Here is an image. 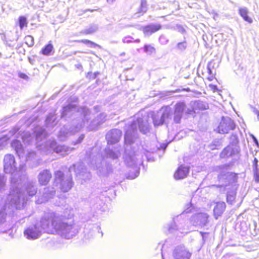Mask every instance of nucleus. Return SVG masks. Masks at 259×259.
<instances>
[{
    "mask_svg": "<svg viewBox=\"0 0 259 259\" xmlns=\"http://www.w3.org/2000/svg\"><path fill=\"white\" fill-rule=\"evenodd\" d=\"M149 117L147 115L138 117L136 120H134L130 124L127 125L125 128L124 135V143L126 146L125 152L127 151L128 145H131L138 138L137 127L139 131L143 134H146L150 131V124L148 121Z\"/></svg>",
    "mask_w": 259,
    "mask_h": 259,
    "instance_id": "1",
    "label": "nucleus"
},
{
    "mask_svg": "<svg viewBox=\"0 0 259 259\" xmlns=\"http://www.w3.org/2000/svg\"><path fill=\"white\" fill-rule=\"evenodd\" d=\"M13 190L10 193L7 202L3 209L0 210V225L3 224L6 220V218L14 212L15 209H20L24 207L25 198L20 199L19 191L14 183L15 179L12 180Z\"/></svg>",
    "mask_w": 259,
    "mask_h": 259,
    "instance_id": "2",
    "label": "nucleus"
},
{
    "mask_svg": "<svg viewBox=\"0 0 259 259\" xmlns=\"http://www.w3.org/2000/svg\"><path fill=\"white\" fill-rule=\"evenodd\" d=\"M75 117V119L72 121H75L76 123H80L78 119L80 118H82L85 121V125L88 124L91 118V111L85 107L77 108L74 104H69L67 106L64 107L61 113V118L65 119Z\"/></svg>",
    "mask_w": 259,
    "mask_h": 259,
    "instance_id": "3",
    "label": "nucleus"
},
{
    "mask_svg": "<svg viewBox=\"0 0 259 259\" xmlns=\"http://www.w3.org/2000/svg\"><path fill=\"white\" fill-rule=\"evenodd\" d=\"M13 179H15L14 183L16 184L17 186V189L19 191L18 193L20 194V199H22L23 197L25 198V205L26 201L28 200L27 195L29 197H32L35 195L37 192V187L35 183L33 182H26L27 178L26 176H23L18 179L16 178L14 175L11 180L10 193L13 190V187L12 186L13 183L12 180ZM16 189V188H15V190Z\"/></svg>",
    "mask_w": 259,
    "mask_h": 259,
    "instance_id": "4",
    "label": "nucleus"
},
{
    "mask_svg": "<svg viewBox=\"0 0 259 259\" xmlns=\"http://www.w3.org/2000/svg\"><path fill=\"white\" fill-rule=\"evenodd\" d=\"M37 147L39 150L46 154L54 152L60 153L62 156L68 154L72 150V148L65 145H57L55 140H51L47 141L44 144H38Z\"/></svg>",
    "mask_w": 259,
    "mask_h": 259,
    "instance_id": "5",
    "label": "nucleus"
},
{
    "mask_svg": "<svg viewBox=\"0 0 259 259\" xmlns=\"http://www.w3.org/2000/svg\"><path fill=\"white\" fill-rule=\"evenodd\" d=\"M70 172L68 171L66 175L61 170L55 172V183L59 184V188L64 192L69 191L73 186L74 183Z\"/></svg>",
    "mask_w": 259,
    "mask_h": 259,
    "instance_id": "6",
    "label": "nucleus"
},
{
    "mask_svg": "<svg viewBox=\"0 0 259 259\" xmlns=\"http://www.w3.org/2000/svg\"><path fill=\"white\" fill-rule=\"evenodd\" d=\"M66 224L62 216L51 212L45 214L41 218L40 227H68Z\"/></svg>",
    "mask_w": 259,
    "mask_h": 259,
    "instance_id": "7",
    "label": "nucleus"
},
{
    "mask_svg": "<svg viewBox=\"0 0 259 259\" xmlns=\"http://www.w3.org/2000/svg\"><path fill=\"white\" fill-rule=\"evenodd\" d=\"M78 121L80 123L77 124L75 121H72L71 125H64L61 128L58 135L61 141H64L68 136L79 132L85 126V121L82 118H80Z\"/></svg>",
    "mask_w": 259,
    "mask_h": 259,
    "instance_id": "8",
    "label": "nucleus"
},
{
    "mask_svg": "<svg viewBox=\"0 0 259 259\" xmlns=\"http://www.w3.org/2000/svg\"><path fill=\"white\" fill-rule=\"evenodd\" d=\"M172 110L169 106L162 107L156 113L152 115L154 125L158 126L166 123L171 118Z\"/></svg>",
    "mask_w": 259,
    "mask_h": 259,
    "instance_id": "9",
    "label": "nucleus"
},
{
    "mask_svg": "<svg viewBox=\"0 0 259 259\" xmlns=\"http://www.w3.org/2000/svg\"><path fill=\"white\" fill-rule=\"evenodd\" d=\"M233 165V162L228 163L224 164L215 167V170L220 172L218 175V180L222 184L220 185L221 187H224L230 183L231 178L234 177L233 173L227 172V170L230 169Z\"/></svg>",
    "mask_w": 259,
    "mask_h": 259,
    "instance_id": "10",
    "label": "nucleus"
},
{
    "mask_svg": "<svg viewBox=\"0 0 259 259\" xmlns=\"http://www.w3.org/2000/svg\"><path fill=\"white\" fill-rule=\"evenodd\" d=\"M49 229L48 234H57L67 239L74 236L78 232L77 228H46Z\"/></svg>",
    "mask_w": 259,
    "mask_h": 259,
    "instance_id": "11",
    "label": "nucleus"
},
{
    "mask_svg": "<svg viewBox=\"0 0 259 259\" xmlns=\"http://www.w3.org/2000/svg\"><path fill=\"white\" fill-rule=\"evenodd\" d=\"M236 125L234 121L229 116H223L217 128L219 133L227 134L230 131L234 130Z\"/></svg>",
    "mask_w": 259,
    "mask_h": 259,
    "instance_id": "12",
    "label": "nucleus"
},
{
    "mask_svg": "<svg viewBox=\"0 0 259 259\" xmlns=\"http://www.w3.org/2000/svg\"><path fill=\"white\" fill-rule=\"evenodd\" d=\"M74 171L76 177L84 181L90 180L91 178V174L87 171V168L81 163L74 164L69 168V172Z\"/></svg>",
    "mask_w": 259,
    "mask_h": 259,
    "instance_id": "13",
    "label": "nucleus"
},
{
    "mask_svg": "<svg viewBox=\"0 0 259 259\" xmlns=\"http://www.w3.org/2000/svg\"><path fill=\"white\" fill-rule=\"evenodd\" d=\"M4 169L6 173L12 174L11 179L15 175L17 178V175L14 174L16 170V162L14 156L12 154H6L4 158Z\"/></svg>",
    "mask_w": 259,
    "mask_h": 259,
    "instance_id": "14",
    "label": "nucleus"
},
{
    "mask_svg": "<svg viewBox=\"0 0 259 259\" xmlns=\"http://www.w3.org/2000/svg\"><path fill=\"white\" fill-rule=\"evenodd\" d=\"M125 163L128 166L132 167L133 171H130L127 178L128 179H134L137 178L140 174V168L137 166V161L135 157L132 155H125L124 158Z\"/></svg>",
    "mask_w": 259,
    "mask_h": 259,
    "instance_id": "15",
    "label": "nucleus"
},
{
    "mask_svg": "<svg viewBox=\"0 0 259 259\" xmlns=\"http://www.w3.org/2000/svg\"><path fill=\"white\" fill-rule=\"evenodd\" d=\"M49 229L46 228H27L24 231V235L28 239L34 240L40 237L44 233H48Z\"/></svg>",
    "mask_w": 259,
    "mask_h": 259,
    "instance_id": "16",
    "label": "nucleus"
},
{
    "mask_svg": "<svg viewBox=\"0 0 259 259\" xmlns=\"http://www.w3.org/2000/svg\"><path fill=\"white\" fill-rule=\"evenodd\" d=\"M174 259H190L192 253L183 245L177 246L172 251Z\"/></svg>",
    "mask_w": 259,
    "mask_h": 259,
    "instance_id": "17",
    "label": "nucleus"
},
{
    "mask_svg": "<svg viewBox=\"0 0 259 259\" xmlns=\"http://www.w3.org/2000/svg\"><path fill=\"white\" fill-rule=\"evenodd\" d=\"M209 215L206 213H198L191 217V222L194 226H204L209 224Z\"/></svg>",
    "mask_w": 259,
    "mask_h": 259,
    "instance_id": "18",
    "label": "nucleus"
},
{
    "mask_svg": "<svg viewBox=\"0 0 259 259\" xmlns=\"http://www.w3.org/2000/svg\"><path fill=\"white\" fill-rule=\"evenodd\" d=\"M238 148L233 145H229L225 148L220 154L221 158H228L230 157H234V159L236 160L238 158L239 153Z\"/></svg>",
    "mask_w": 259,
    "mask_h": 259,
    "instance_id": "19",
    "label": "nucleus"
},
{
    "mask_svg": "<svg viewBox=\"0 0 259 259\" xmlns=\"http://www.w3.org/2000/svg\"><path fill=\"white\" fill-rule=\"evenodd\" d=\"M186 105L183 102H179L175 105V109L172 114H174V121L176 123L181 122Z\"/></svg>",
    "mask_w": 259,
    "mask_h": 259,
    "instance_id": "20",
    "label": "nucleus"
},
{
    "mask_svg": "<svg viewBox=\"0 0 259 259\" xmlns=\"http://www.w3.org/2000/svg\"><path fill=\"white\" fill-rule=\"evenodd\" d=\"M122 132L118 129H112L109 131L106 135V139L108 144H113L118 142L121 136Z\"/></svg>",
    "mask_w": 259,
    "mask_h": 259,
    "instance_id": "21",
    "label": "nucleus"
},
{
    "mask_svg": "<svg viewBox=\"0 0 259 259\" xmlns=\"http://www.w3.org/2000/svg\"><path fill=\"white\" fill-rule=\"evenodd\" d=\"M55 194V190L54 188H46L44 190L43 194L36 200L37 204H41L44 203L50 198H51Z\"/></svg>",
    "mask_w": 259,
    "mask_h": 259,
    "instance_id": "22",
    "label": "nucleus"
},
{
    "mask_svg": "<svg viewBox=\"0 0 259 259\" xmlns=\"http://www.w3.org/2000/svg\"><path fill=\"white\" fill-rule=\"evenodd\" d=\"M52 178V174L50 170L44 169L41 171L37 177L38 182L41 185H46Z\"/></svg>",
    "mask_w": 259,
    "mask_h": 259,
    "instance_id": "23",
    "label": "nucleus"
},
{
    "mask_svg": "<svg viewBox=\"0 0 259 259\" xmlns=\"http://www.w3.org/2000/svg\"><path fill=\"white\" fill-rule=\"evenodd\" d=\"M161 27L162 26L160 24L151 23L144 26L143 28V31L145 35L150 36L161 29Z\"/></svg>",
    "mask_w": 259,
    "mask_h": 259,
    "instance_id": "24",
    "label": "nucleus"
},
{
    "mask_svg": "<svg viewBox=\"0 0 259 259\" xmlns=\"http://www.w3.org/2000/svg\"><path fill=\"white\" fill-rule=\"evenodd\" d=\"M83 232L85 234L84 236L86 238L89 239L93 236V233H95V236L97 237H102L103 233L101 230V228H95L96 230L91 229V228H83Z\"/></svg>",
    "mask_w": 259,
    "mask_h": 259,
    "instance_id": "25",
    "label": "nucleus"
},
{
    "mask_svg": "<svg viewBox=\"0 0 259 259\" xmlns=\"http://www.w3.org/2000/svg\"><path fill=\"white\" fill-rule=\"evenodd\" d=\"M189 172V167L182 165L179 167L175 173L174 177L176 180L183 179L187 177Z\"/></svg>",
    "mask_w": 259,
    "mask_h": 259,
    "instance_id": "26",
    "label": "nucleus"
},
{
    "mask_svg": "<svg viewBox=\"0 0 259 259\" xmlns=\"http://www.w3.org/2000/svg\"><path fill=\"white\" fill-rule=\"evenodd\" d=\"M105 152L108 158L112 159H116L120 156V152L118 148H110L108 147L105 149Z\"/></svg>",
    "mask_w": 259,
    "mask_h": 259,
    "instance_id": "27",
    "label": "nucleus"
},
{
    "mask_svg": "<svg viewBox=\"0 0 259 259\" xmlns=\"http://www.w3.org/2000/svg\"><path fill=\"white\" fill-rule=\"evenodd\" d=\"M226 208V204L223 202L217 203L213 208V213L215 219L221 216Z\"/></svg>",
    "mask_w": 259,
    "mask_h": 259,
    "instance_id": "28",
    "label": "nucleus"
},
{
    "mask_svg": "<svg viewBox=\"0 0 259 259\" xmlns=\"http://www.w3.org/2000/svg\"><path fill=\"white\" fill-rule=\"evenodd\" d=\"M11 146L19 157L23 156L24 150L20 141L18 140H13L11 143Z\"/></svg>",
    "mask_w": 259,
    "mask_h": 259,
    "instance_id": "29",
    "label": "nucleus"
},
{
    "mask_svg": "<svg viewBox=\"0 0 259 259\" xmlns=\"http://www.w3.org/2000/svg\"><path fill=\"white\" fill-rule=\"evenodd\" d=\"M34 133L35 140L37 143L42 141V140L45 139L48 135L46 130L41 127L36 128L34 131Z\"/></svg>",
    "mask_w": 259,
    "mask_h": 259,
    "instance_id": "30",
    "label": "nucleus"
},
{
    "mask_svg": "<svg viewBox=\"0 0 259 259\" xmlns=\"http://www.w3.org/2000/svg\"><path fill=\"white\" fill-rule=\"evenodd\" d=\"M99 26L96 24H91L89 26L81 31V33L85 34H93L98 30Z\"/></svg>",
    "mask_w": 259,
    "mask_h": 259,
    "instance_id": "31",
    "label": "nucleus"
},
{
    "mask_svg": "<svg viewBox=\"0 0 259 259\" xmlns=\"http://www.w3.org/2000/svg\"><path fill=\"white\" fill-rule=\"evenodd\" d=\"M45 123L47 127H53L56 125L57 122H56L55 115L52 114H49L46 119Z\"/></svg>",
    "mask_w": 259,
    "mask_h": 259,
    "instance_id": "32",
    "label": "nucleus"
},
{
    "mask_svg": "<svg viewBox=\"0 0 259 259\" xmlns=\"http://www.w3.org/2000/svg\"><path fill=\"white\" fill-rule=\"evenodd\" d=\"M239 14L245 21L249 23L252 22V19L248 16V10L246 8H240Z\"/></svg>",
    "mask_w": 259,
    "mask_h": 259,
    "instance_id": "33",
    "label": "nucleus"
},
{
    "mask_svg": "<svg viewBox=\"0 0 259 259\" xmlns=\"http://www.w3.org/2000/svg\"><path fill=\"white\" fill-rule=\"evenodd\" d=\"M207 108V104L201 101H198L195 102L193 110H204Z\"/></svg>",
    "mask_w": 259,
    "mask_h": 259,
    "instance_id": "34",
    "label": "nucleus"
},
{
    "mask_svg": "<svg viewBox=\"0 0 259 259\" xmlns=\"http://www.w3.org/2000/svg\"><path fill=\"white\" fill-rule=\"evenodd\" d=\"M148 10V5L147 3L146 0H141V4L140 7L138 9V11L136 14H141V15H143Z\"/></svg>",
    "mask_w": 259,
    "mask_h": 259,
    "instance_id": "35",
    "label": "nucleus"
},
{
    "mask_svg": "<svg viewBox=\"0 0 259 259\" xmlns=\"http://www.w3.org/2000/svg\"><path fill=\"white\" fill-rule=\"evenodd\" d=\"M101 124L99 121L94 119L92 120L90 124L87 126V129L89 131H96L99 128V126Z\"/></svg>",
    "mask_w": 259,
    "mask_h": 259,
    "instance_id": "36",
    "label": "nucleus"
},
{
    "mask_svg": "<svg viewBox=\"0 0 259 259\" xmlns=\"http://www.w3.org/2000/svg\"><path fill=\"white\" fill-rule=\"evenodd\" d=\"M222 146L221 141L219 140L216 139L213 141L212 143L208 145V147L210 150H213L215 149H220Z\"/></svg>",
    "mask_w": 259,
    "mask_h": 259,
    "instance_id": "37",
    "label": "nucleus"
},
{
    "mask_svg": "<svg viewBox=\"0 0 259 259\" xmlns=\"http://www.w3.org/2000/svg\"><path fill=\"white\" fill-rule=\"evenodd\" d=\"M18 23L21 29H22L24 27H26L28 24L27 18L23 16H20L18 19Z\"/></svg>",
    "mask_w": 259,
    "mask_h": 259,
    "instance_id": "38",
    "label": "nucleus"
},
{
    "mask_svg": "<svg viewBox=\"0 0 259 259\" xmlns=\"http://www.w3.org/2000/svg\"><path fill=\"white\" fill-rule=\"evenodd\" d=\"M53 49V45L51 44H49L47 45L45 47H44L42 50L41 52L42 54L45 55H49L50 54V53L52 51Z\"/></svg>",
    "mask_w": 259,
    "mask_h": 259,
    "instance_id": "39",
    "label": "nucleus"
},
{
    "mask_svg": "<svg viewBox=\"0 0 259 259\" xmlns=\"http://www.w3.org/2000/svg\"><path fill=\"white\" fill-rule=\"evenodd\" d=\"M235 193L234 192H231L227 194V201L228 203L232 204L235 199Z\"/></svg>",
    "mask_w": 259,
    "mask_h": 259,
    "instance_id": "40",
    "label": "nucleus"
},
{
    "mask_svg": "<svg viewBox=\"0 0 259 259\" xmlns=\"http://www.w3.org/2000/svg\"><path fill=\"white\" fill-rule=\"evenodd\" d=\"M25 42L26 44L29 47L34 45V38L31 35H27L25 37Z\"/></svg>",
    "mask_w": 259,
    "mask_h": 259,
    "instance_id": "41",
    "label": "nucleus"
},
{
    "mask_svg": "<svg viewBox=\"0 0 259 259\" xmlns=\"http://www.w3.org/2000/svg\"><path fill=\"white\" fill-rule=\"evenodd\" d=\"M94 119L99 121V123L101 124L106 121V114L104 113H101Z\"/></svg>",
    "mask_w": 259,
    "mask_h": 259,
    "instance_id": "42",
    "label": "nucleus"
},
{
    "mask_svg": "<svg viewBox=\"0 0 259 259\" xmlns=\"http://www.w3.org/2000/svg\"><path fill=\"white\" fill-rule=\"evenodd\" d=\"M144 52L148 55H151L155 52V49L151 45H145Z\"/></svg>",
    "mask_w": 259,
    "mask_h": 259,
    "instance_id": "43",
    "label": "nucleus"
},
{
    "mask_svg": "<svg viewBox=\"0 0 259 259\" xmlns=\"http://www.w3.org/2000/svg\"><path fill=\"white\" fill-rule=\"evenodd\" d=\"M78 41H81L85 44H87V45H89V47L91 48H95L96 47H98L100 48V46L99 45L95 44V42H94L92 41L88 40V39H82L81 40H78Z\"/></svg>",
    "mask_w": 259,
    "mask_h": 259,
    "instance_id": "44",
    "label": "nucleus"
},
{
    "mask_svg": "<svg viewBox=\"0 0 259 259\" xmlns=\"http://www.w3.org/2000/svg\"><path fill=\"white\" fill-rule=\"evenodd\" d=\"M15 228H10L8 230H5L2 231V233H6L9 235L11 238H13L14 237V234L16 231V229H14Z\"/></svg>",
    "mask_w": 259,
    "mask_h": 259,
    "instance_id": "45",
    "label": "nucleus"
},
{
    "mask_svg": "<svg viewBox=\"0 0 259 259\" xmlns=\"http://www.w3.org/2000/svg\"><path fill=\"white\" fill-rule=\"evenodd\" d=\"M218 66L219 65L217 62L214 60H211L208 63L207 68L213 69L217 68Z\"/></svg>",
    "mask_w": 259,
    "mask_h": 259,
    "instance_id": "46",
    "label": "nucleus"
},
{
    "mask_svg": "<svg viewBox=\"0 0 259 259\" xmlns=\"http://www.w3.org/2000/svg\"><path fill=\"white\" fill-rule=\"evenodd\" d=\"M174 29L178 32H180L182 34H184L186 32V30L184 28V27L180 24H177L174 27Z\"/></svg>",
    "mask_w": 259,
    "mask_h": 259,
    "instance_id": "47",
    "label": "nucleus"
},
{
    "mask_svg": "<svg viewBox=\"0 0 259 259\" xmlns=\"http://www.w3.org/2000/svg\"><path fill=\"white\" fill-rule=\"evenodd\" d=\"M159 41L160 43L162 45H165L167 44L168 41V40L164 35H161L159 38Z\"/></svg>",
    "mask_w": 259,
    "mask_h": 259,
    "instance_id": "48",
    "label": "nucleus"
},
{
    "mask_svg": "<svg viewBox=\"0 0 259 259\" xmlns=\"http://www.w3.org/2000/svg\"><path fill=\"white\" fill-rule=\"evenodd\" d=\"M187 47V43L185 41L179 42L177 44V48L180 50H184Z\"/></svg>",
    "mask_w": 259,
    "mask_h": 259,
    "instance_id": "49",
    "label": "nucleus"
},
{
    "mask_svg": "<svg viewBox=\"0 0 259 259\" xmlns=\"http://www.w3.org/2000/svg\"><path fill=\"white\" fill-rule=\"evenodd\" d=\"M6 179L4 176H0V191L3 189L5 185Z\"/></svg>",
    "mask_w": 259,
    "mask_h": 259,
    "instance_id": "50",
    "label": "nucleus"
},
{
    "mask_svg": "<svg viewBox=\"0 0 259 259\" xmlns=\"http://www.w3.org/2000/svg\"><path fill=\"white\" fill-rule=\"evenodd\" d=\"M254 172V178L256 182L259 183V172L258 170L253 171Z\"/></svg>",
    "mask_w": 259,
    "mask_h": 259,
    "instance_id": "51",
    "label": "nucleus"
},
{
    "mask_svg": "<svg viewBox=\"0 0 259 259\" xmlns=\"http://www.w3.org/2000/svg\"><path fill=\"white\" fill-rule=\"evenodd\" d=\"M133 38L131 37V36H127V37H124L123 39H122V41L124 42V43H127V44H128V43H130L131 42H132V40Z\"/></svg>",
    "mask_w": 259,
    "mask_h": 259,
    "instance_id": "52",
    "label": "nucleus"
},
{
    "mask_svg": "<svg viewBox=\"0 0 259 259\" xmlns=\"http://www.w3.org/2000/svg\"><path fill=\"white\" fill-rule=\"evenodd\" d=\"M257 162L258 160L254 158V160L253 161V170H258V167H257Z\"/></svg>",
    "mask_w": 259,
    "mask_h": 259,
    "instance_id": "53",
    "label": "nucleus"
},
{
    "mask_svg": "<svg viewBox=\"0 0 259 259\" xmlns=\"http://www.w3.org/2000/svg\"><path fill=\"white\" fill-rule=\"evenodd\" d=\"M164 244H161V243H159L157 246V248H159V250L161 251L162 259H164L163 254V248L164 247Z\"/></svg>",
    "mask_w": 259,
    "mask_h": 259,
    "instance_id": "54",
    "label": "nucleus"
},
{
    "mask_svg": "<svg viewBox=\"0 0 259 259\" xmlns=\"http://www.w3.org/2000/svg\"><path fill=\"white\" fill-rule=\"evenodd\" d=\"M84 135L83 134L81 135L79 137L78 139L76 140V141L74 142V145H76L77 144L80 143L82 141V140L84 139Z\"/></svg>",
    "mask_w": 259,
    "mask_h": 259,
    "instance_id": "55",
    "label": "nucleus"
},
{
    "mask_svg": "<svg viewBox=\"0 0 259 259\" xmlns=\"http://www.w3.org/2000/svg\"><path fill=\"white\" fill-rule=\"evenodd\" d=\"M18 76L19 77L25 80H27L29 78L28 76L26 74L22 72L19 73Z\"/></svg>",
    "mask_w": 259,
    "mask_h": 259,
    "instance_id": "56",
    "label": "nucleus"
},
{
    "mask_svg": "<svg viewBox=\"0 0 259 259\" xmlns=\"http://www.w3.org/2000/svg\"><path fill=\"white\" fill-rule=\"evenodd\" d=\"M251 137L252 138V139H253V142H254V143L256 145L258 146V142L257 140L256 139V138L253 135H251Z\"/></svg>",
    "mask_w": 259,
    "mask_h": 259,
    "instance_id": "57",
    "label": "nucleus"
},
{
    "mask_svg": "<svg viewBox=\"0 0 259 259\" xmlns=\"http://www.w3.org/2000/svg\"><path fill=\"white\" fill-rule=\"evenodd\" d=\"M190 211H191V209H189V208H187V209H186L184 211V212H183V213H188L190 212Z\"/></svg>",
    "mask_w": 259,
    "mask_h": 259,
    "instance_id": "58",
    "label": "nucleus"
},
{
    "mask_svg": "<svg viewBox=\"0 0 259 259\" xmlns=\"http://www.w3.org/2000/svg\"><path fill=\"white\" fill-rule=\"evenodd\" d=\"M207 72H208V73L209 74V75H213V73H212V69H209V68H207Z\"/></svg>",
    "mask_w": 259,
    "mask_h": 259,
    "instance_id": "59",
    "label": "nucleus"
},
{
    "mask_svg": "<svg viewBox=\"0 0 259 259\" xmlns=\"http://www.w3.org/2000/svg\"><path fill=\"white\" fill-rule=\"evenodd\" d=\"M29 60V62L31 64H34V59H32L30 58H29L28 59Z\"/></svg>",
    "mask_w": 259,
    "mask_h": 259,
    "instance_id": "60",
    "label": "nucleus"
},
{
    "mask_svg": "<svg viewBox=\"0 0 259 259\" xmlns=\"http://www.w3.org/2000/svg\"><path fill=\"white\" fill-rule=\"evenodd\" d=\"M193 111V110L188 109L186 111V113L187 114H191L192 112Z\"/></svg>",
    "mask_w": 259,
    "mask_h": 259,
    "instance_id": "61",
    "label": "nucleus"
},
{
    "mask_svg": "<svg viewBox=\"0 0 259 259\" xmlns=\"http://www.w3.org/2000/svg\"><path fill=\"white\" fill-rule=\"evenodd\" d=\"M115 0H107V2L109 4H112Z\"/></svg>",
    "mask_w": 259,
    "mask_h": 259,
    "instance_id": "62",
    "label": "nucleus"
},
{
    "mask_svg": "<svg viewBox=\"0 0 259 259\" xmlns=\"http://www.w3.org/2000/svg\"><path fill=\"white\" fill-rule=\"evenodd\" d=\"M98 74H99L98 72H96L94 73V78H95L97 77Z\"/></svg>",
    "mask_w": 259,
    "mask_h": 259,
    "instance_id": "63",
    "label": "nucleus"
},
{
    "mask_svg": "<svg viewBox=\"0 0 259 259\" xmlns=\"http://www.w3.org/2000/svg\"><path fill=\"white\" fill-rule=\"evenodd\" d=\"M256 114H257V119L258 120H259V112L258 111H256Z\"/></svg>",
    "mask_w": 259,
    "mask_h": 259,
    "instance_id": "64",
    "label": "nucleus"
}]
</instances>
